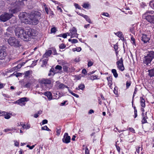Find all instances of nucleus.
Segmentation results:
<instances>
[{"mask_svg":"<svg viewBox=\"0 0 154 154\" xmlns=\"http://www.w3.org/2000/svg\"><path fill=\"white\" fill-rule=\"evenodd\" d=\"M7 0L9 1L8 3L14 8L10 10L11 14H9L5 12L0 16V20L4 22L7 21L11 18L13 16L12 14L16 13L19 11L21 7L24 5L25 3L24 2H26V0H22L20 2L17 0Z\"/></svg>","mask_w":154,"mask_h":154,"instance_id":"1","label":"nucleus"},{"mask_svg":"<svg viewBox=\"0 0 154 154\" xmlns=\"http://www.w3.org/2000/svg\"><path fill=\"white\" fill-rule=\"evenodd\" d=\"M15 35L23 40L28 41H30L32 36H35L37 35L36 30L33 29L25 30L21 28L17 27L15 29Z\"/></svg>","mask_w":154,"mask_h":154,"instance_id":"2","label":"nucleus"},{"mask_svg":"<svg viewBox=\"0 0 154 154\" xmlns=\"http://www.w3.org/2000/svg\"><path fill=\"white\" fill-rule=\"evenodd\" d=\"M41 13L38 11H33L29 17L32 24L36 25L38 23L39 20L41 18Z\"/></svg>","mask_w":154,"mask_h":154,"instance_id":"3","label":"nucleus"},{"mask_svg":"<svg viewBox=\"0 0 154 154\" xmlns=\"http://www.w3.org/2000/svg\"><path fill=\"white\" fill-rule=\"evenodd\" d=\"M154 59V51H148L146 55H145L143 60V62L146 66L150 65L152 60Z\"/></svg>","mask_w":154,"mask_h":154,"instance_id":"4","label":"nucleus"},{"mask_svg":"<svg viewBox=\"0 0 154 154\" xmlns=\"http://www.w3.org/2000/svg\"><path fill=\"white\" fill-rule=\"evenodd\" d=\"M8 44L11 46L18 47L20 46V42L14 37H10L8 40Z\"/></svg>","mask_w":154,"mask_h":154,"instance_id":"5","label":"nucleus"},{"mask_svg":"<svg viewBox=\"0 0 154 154\" xmlns=\"http://www.w3.org/2000/svg\"><path fill=\"white\" fill-rule=\"evenodd\" d=\"M7 55L6 48L4 46H0V59H5Z\"/></svg>","mask_w":154,"mask_h":154,"instance_id":"6","label":"nucleus"},{"mask_svg":"<svg viewBox=\"0 0 154 154\" xmlns=\"http://www.w3.org/2000/svg\"><path fill=\"white\" fill-rule=\"evenodd\" d=\"M117 68L121 71H123L124 70L125 68L123 65V60L122 57L116 63Z\"/></svg>","mask_w":154,"mask_h":154,"instance_id":"7","label":"nucleus"},{"mask_svg":"<svg viewBox=\"0 0 154 154\" xmlns=\"http://www.w3.org/2000/svg\"><path fill=\"white\" fill-rule=\"evenodd\" d=\"M144 15L147 21L151 23L154 24V15L146 14Z\"/></svg>","mask_w":154,"mask_h":154,"instance_id":"8","label":"nucleus"},{"mask_svg":"<svg viewBox=\"0 0 154 154\" xmlns=\"http://www.w3.org/2000/svg\"><path fill=\"white\" fill-rule=\"evenodd\" d=\"M70 137L68 136L67 133H65L64 135L63 138L62 139L63 142L66 143H68L70 142Z\"/></svg>","mask_w":154,"mask_h":154,"instance_id":"9","label":"nucleus"},{"mask_svg":"<svg viewBox=\"0 0 154 154\" xmlns=\"http://www.w3.org/2000/svg\"><path fill=\"white\" fill-rule=\"evenodd\" d=\"M69 31H70V33L69 34V36H70L71 38L76 37L77 35V30L75 27H73L72 29L69 30Z\"/></svg>","mask_w":154,"mask_h":154,"instance_id":"10","label":"nucleus"},{"mask_svg":"<svg viewBox=\"0 0 154 154\" xmlns=\"http://www.w3.org/2000/svg\"><path fill=\"white\" fill-rule=\"evenodd\" d=\"M141 40L144 43H146L149 42L150 39L149 37V35L146 34H143L141 37Z\"/></svg>","mask_w":154,"mask_h":154,"instance_id":"11","label":"nucleus"},{"mask_svg":"<svg viewBox=\"0 0 154 154\" xmlns=\"http://www.w3.org/2000/svg\"><path fill=\"white\" fill-rule=\"evenodd\" d=\"M27 98L26 97H23L18 100H17L18 101H19L18 104L22 106L23 105H25V102L27 101Z\"/></svg>","mask_w":154,"mask_h":154,"instance_id":"12","label":"nucleus"},{"mask_svg":"<svg viewBox=\"0 0 154 154\" xmlns=\"http://www.w3.org/2000/svg\"><path fill=\"white\" fill-rule=\"evenodd\" d=\"M51 82V80L48 79H43L41 82V83L42 84H44L45 86H47V85L50 84Z\"/></svg>","mask_w":154,"mask_h":154,"instance_id":"13","label":"nucleus"},{"mask_svg":"<svg viewBox=\"0 0 154 154\" xmlns=\"http://www.w3.org/2000/svg\"><path fill=\"white\" fill-rule=\"evenodd\" d=\"M44 94L47 97L49 100L52 99V94L50 91H47L44 92Z\"/></svg>","mask_w":154,"mask_h":154,"instance_id":"14","label":"nucleus"},{"mask_svg":"<svg viewBox=\"0 0 154 154\" xmlns=\"http://www.w3.org/2000/svg\"><path fill=\"white\" fill-rule=\"evenodd\" d=\"M142 119L141 121L142 124H144L147 123L146 119L147 118V117L146 116V114L145 115L144 114L143 112H142Z\"/></svg>","mask_w":154,"mask_h":154,"instance_id":"15","label":"nucleus"},{"mask_svg":"<svg viewBox=\"0 0 154 154\" xmlns=\"http://www.w3.org/2000/svg\"><path fill=\"white\" fill-rule=\"evenodd\" d=\"M148 75L150 77H154V67L148 70Z\"/></svg>","mask_w":154,"mask_h":154,"instance_id":"16","label":"nucleus"},{"mask_svg":"<svg viewBox=\"0 0 154 154\" xmlns=\"http://www.w3.org/2000/svg\"><path fill=\"white\" fill-rule=\"evenodd\" d=\"M51 53L52 51L51 50H48L43 55V57H44L47 58L51 55Z\"/></svg>","mask_w":154,"mask_h":154,"instance_id":"17","label":"nucleus"},{"mask_svg":"<svg viewBox=\"0 0 154 154\" xmlns=\"http://www.w3.org/2000/svg\"><path fill=\"white\" fill-rule=\"evenodd\" d=\"M56 73L54 68H52L50 70L49 73L48 74L49 76H53Z\"/></svg>","mask_w":154,"mask_h":154,"instance_id":"18","label":"nucleus"},{"mask_svg":"<svg viewBox=\"0 0 154 154\" xmlns=\"http://www.w3.org/2000/svg\"><path fill=\"white\" fill-rule=\"evenodd\" d=\"M140 102L141 106L143 108H144L145 107V100L142 97H140Z\"/></svg>","mask_w":154,"mask_h":154,"instance_id":"19","label":"nucleus"},{"mask_svg":"<svg viewBox=\"0 0 154 154\" xmlns=\"http://www.w3.org/2000/svg\"><path fill=\"white\" fill-rule=\"evenodd\" d=\"M107 79L108 81V85H112V76H110L109 77H107Z\"/></svg>","mask_w":154,"mask_h":154,"instance_id":"20","label":"nucleus"},{"mask_svg":"<svg viewBox=\"0 0 154 154\" xmlns=\"http://www.w3.org/2000/svg\"><path fill=\"white\" fill-rule=\"evenodd\" d=\"M112 72L115 78H117L118 77V74L116 69H113L112 70Z\"/></svg>","mask_w":154,"mask_h":154,"instance_id":"21","label":"nucleus"},{"mask_svg":"<svg viewBox=\"0 0 154 154\" xmlns=\"http://www.w3.org/2000/svg\"><path fill=\"white\" fill-rule=\"evenodd\" d=\"M58 87L59 89H62L64 88H66L69 89V87L68 86H66L63 83L60 84L58 86Z\"/></svg>","mask_w":154,"mask_h":154,"instance_id":"22","label":"nucleus"},{"mask_svg":"<svg viewBox=\"0 0 154 154\" xmlns=\"http://www.w3.org/2000/svg\"><path fill=\"white\" fill-rule=\"evenodd\" d=\"M69 92L72 95L74 96L75 97L77 98H78L79 97V96L78 95L75 94L74 93H73L71 90H70L69 89H68Z\"/></svg>","mask_w":154,"mask_h":154,"instance_id":"23","label":"nucleus"},{"mask_svg":"<svg viewBox=\"0 0 154 154\" xmlns=\"http://www.w3.org/2000/svg\"><path fill=\"white\" fill-rule=\"evenodd\" d=\"M61 127L60 126H59L57 128V135L59 136L61 132Z\"/></svg>","mask_w":154,"mask_h":154,"instance_id":"24","label":"nucleus"},{"mask_svg":"<svg viewBox=\"0 0 154 154\" xmlns=\"http://www.w3.org/2000/svg\"><path fill=\"white\" fill-rule=\"evenodd\" d=\"M115 34L120 38H124L122 37V32H118L116 33H115Z\"/></svg>","mask_w":154,"mask_h":154,"instance_id":"25","label":"nucleus"},{"mask_svg":"<svg viewBox=\"0 0 154 154\" xmlns=\"http://www.w3.org/2000/svg\"><path fill=\"white\" fill-rule=\"evenodd\" d=\"M97 76L96 75H92L91 76L90 78V80H93L96 79H98V78H97Z\"/></svg>","mask_w":154,"mask_h":154,"instance_id":"26","label":"nucleus"},{"mask_svg":"<svg viewBox=\"0 0 154 154\" xmlns=\"http://www.w3.org/2000/svg\"><path fill=\"white\" fill-rule=\"evenodd\" d=\"M21 125L23 128L28 129L30 128V126L29 125H26L25 124H21Z\"/></svg>","mask_w":154,"mask_h":154,"instance_id":"27","label":"nucleus"},{"mask_svg":"<svg viewBox=\"0 0 154 154\" xmlns=\"http://www.w3.org/2000/svg\"><path fill=\"white\" fill-rule=\"evenodd\" d=\"M27 14V13L26 12L23 13H21L20 14V17H21L23 18H24L26 17Z\"/></svg>","mask_w":154,"mask_h":154,"instance_id":"28","label":"nucleus"},{"mask_svg":"<svg viewBox=\"0 0 154 154\" xmlns=\"http://www.w3.org/2000/svg\"><path fill=\"white\" fill-rule=\"evenodd\" d=\"M81 48L79 47L76 48H73L72 49V51H76L78 52H79L81 50Z\"/></svg>","mask_w":154,"mask_h":154,"instance_id":"29","label":"nucleus"},{"mask_svg":"<svg viewBox=\"0 0 154 154\" xmlns=\"http://www.w3.org/2000/svg\"><path fill=\"white\" fill-rule=\"evenodd\" d=\"M79 86L80 89L82 90H84L85 88V86L84 84H81Z\"/></svg>","mask_w":154,"mask_h":154,"instance_id":"30","label":"nucleus"},{"mask_svg":"<svg viewBox=\"0 0 154 154\" xmlns=\"http://www.w3.org/2000/svg\"><path fill=\"white\" fill-rule=\"evenodd\" d=\"M84 18L89 23H91V20L88 16L86 15V17H85Z\"/></svg>","mask_w":154,"mask_h":154,"instance_id":"31","label":"nucleus"},{"mask_svg":"<svg viewBox=\"0 0 154 154\" xmlns=\"http://www.w3.org/2000/svg\"><path fill=\"white\" fill-rule=\"evenodd\" d=\"M55 69H58L59 70H60L62 69V67L60 65H57L56 66Z\"/></svg>","mask_w":154,"mask_h":154,"instance_id":"32","label":"nucleus"},{"mask_svg":"<svg viewBox=\"0 0 154 154\" xmlns=\"http://www.w3.org/2000/svg\"><path fill=\"white\" fill-rule=\"evenodd\" d=\"M154 11H147L143 15V17H145V15H144L146 14H147L149 13V14H153Z\"/></svg>","mask_w":154,"mask_h":154,"instance_id":"33","label":"nucleus"},{"mask_svg":"<svg viewBox=\"0 0 154 154\" xmlns=\"http://www.w3.org/2000/svg\"><path fill=\"white\" fill-rule=\"evenodd\" d=\"M66 47V46L63 44H61L59 46L60 49H63Z\"/></svg>","mask_w":154,"mask_h":154,"instance_id":"34","label":"nucleus"},{"mask_svg":"<svg viewBox=\"0 0 154 154\" xmlns=\"http://www.w3.org/2000/svg\"><path fill=\"white\" fill-rule=\"evenodd\" d=\"M114 48L115 49V51H118V45L117 43H116V44L114 45Z\"/></svg>","mask_w":154,"mask_h":154,"instance_id":"35","label":"nucleus"},{"mask_svg":"<svg viewBox=\"0 0 154 154\" xmlns=\"http://www.w3.org/2000/svg\"><path fill=\"white\" fill-rule=\"evenodd\" d=\"M63 69L64 72H67L68 71V67L66 66H63Z\"/></svg>","mask_w":154,"mask_h":154,"instance_id":"36","label":"nucleus"},{"mask_svg":"<svg viewBox=\"0 0 154 154\" xmlns=\"http://www.w3.org/2000/svg\"><path fill=\"white\" fill-rule=\"evenodd\" d=\"M56 29L55 27H53L51 29V33H54L56 32Z\"/></svg>","mask_w":154,"mask_h":154,"instance_id":"37","label":"nucleus"},{"mask_svg":"<svg viewBox=\"0 0 154 154\" xmlns=\"http://www.w3.org/2000/svg\"><path fill=\"white\" fill-rule=\"evenodd\" d=\"M89 5L88 4L85 3L83 4V7L85 8H87L88 7Z\"/></svg>","mask_w":154,"mask_h":154,"instance_id":"38","label":"nucleus"},{"mask_svg":"<svg viewBox=\"0 0 154 154\" xmlns=\"http://www.w3.org/2000/svg\"><path fill=\"white\" fill-rule=\"evenodd\" d=\"M30 71L29 70L27 71H26L25 72L24 74L25 75V76H28L30 74Z\"/></svg>","mask_w":154,"mask_h":154,"instance_id":"39","label":"nucleus"},{"mask_svg":"<svg viewBox=\"0 0 154 154\" xmlns=\"http://www.w3.org/2000/svg\"><path fill=\"white\" fill-rule=\"evenodd\" d=\"M74 6L75 8H78L79 9H81V7L78 4L75 3Z\"/></svg>","mask_w":154,"mask_h":154,"instance_id":"40","label":"nucleus"},{"mask_svg":"<svg viewBox=\"0 0 154 154\" xmlns=\"http://www.w3.org/2000/svg\"><path fill=\"white\" fill-rule=\"evenodd\" d=\"M93 63L91 61H89L88 62V67H90L92 66L93 64Z\"/></svg>","mask_w":154,"mask_h":154,"instance_id":"41","label":"nucleus"},{"mask_svg":"<svg viewBox=\"0 0 154 154\" xmlns=\"http://www.w3.org/2000/svg\"><path fill=\"white\" fill-rule=\"evenodd\" d=\"M78 42V41L76 39H73L72 40L71 42L72 44H74L77 43Z\"/></svg>","mask_w":154,"mask_h":154,"instance_id":"42","label":"nucleus"},{"mask_svg":"<svg viewBox=\"0 0 154 154\" xmlns=\"http://www.w3.org/2000/svg\"><path fill=\"white\" fill-rule=\"evenodd\" d=\"M6 113H7L6 112H0V116H5L6 115Z\"/></svg>","mask_w":154,"mask_h":154,"instance_id":"43","label":"nucleus"},{"mask_svg":"<svg viewBox=\"0 0 154 154\" xmlns=\"http://www.w3.org/2000/svg\"><path fill=\"white\" fill-rule=\"evenodd\" d=\"M42 125H44L47 124L48 123V120L46 119H44L42 121Z\"/></svg>","mask_w":154,"mask_h":154,"instance_id":"44","label":"nucleus"},{"mask_svg":"<svg viewBox=\"0 0 154 154\" xmlns=\"http://www.w3.org/2000/svg\"><path fill=\"white\" fill-rule=\"evenodd\" d=\"M131 84V83L130 82H128L127 81L126 84L127 88H128L130 86Z\"/></svg>","mask_w":154,"mask_h":154,"instance_id":"45","label":"nucleus"},{"mask_svg":"<svg viewBox=\"0 0 154 154\" xmlns=\"http://www.w3.org/2000/svg\"><path fill=\"white\" fill-rule=\"evenodd\" d=\"M26 147L29 148L30 149H33L35 145H33L31 146H30L29 145H28L26 146Z\"/></svg>","mask_w":154,"mask_h":154,"instance_id":"46","label":"nucleus"},{"mask_svg":"<svg viewBox=\"0 0 154 154\" xmlns=\"http://www.w3.org/2000/svg\"><path fill=\"white\" fill-rule=\"evenodd\" d=\"M10 117V116L7 113H6V115L4 117L5 118L7 119H9Z\"/></svg>","mask_w":154,"mask_h":154,"instance_id":"47","label":"nucleus"},{"mask_svg":"<svg viewBox=\"0 0 154 154\" xmlns=\"http://www.w3.org/2000/svg\"><path fill=\"white\" fill-rule=\"evenodd\" d=\"M31 85V84L30 83H28L24 85V87L26 88H29Z\"/></svg>","mask_w":154,"mask_h":154,"instance_id":"48","label":"nucleus"},{"mask_svg":"<svg viewBox=\"0 0 154 154\" xmlns=\"http://www.w3.org/2000/svg\"><path fill=\"white\" fill-rule=\"evenodd\" d=\"M102 15L103 16L107 17H109V15L107 13H105L104 12L102 14Z\"/></svg>","mask_w":154,"mask_h":154,"instance_id":"49","label":"nucleus"},{"mask_svg":"<svg viewBox=\"0 0 154 154\" xmlns=\"http://www.w3.org/2000/svg\"><path fill=\"white\" fill-rule=\"evenodd\" d=\"M89 152L88 148L87 147H86L85 150V154H89Z\"/></svg>","mask_w":154,"mask_h":154,"instance_id":"50","label":"nucleus"},{"mask_svg":"<svg viewBox=\"0 0 154 154\" xmlns=\"http://www.w3.org/2000/svg\"><path fill=\"white\" fill-rule=\"evenodd\" d=\"M137 88H135V89H134V94H133V100H134V97L135 96V94H136V93L137 92Z\"/></svg>","mask_w":154,"mask_h":154,"instance_id":"51","label":"nucleus"},{"mask_svg":"<svg viewBox=\"0 0 154 154\" xmlns=\"http://www.w3.org/2000/svg\"><path fill=\"white\" fill-rule=\"evenodd\" d=\"M131 41H132V43L134 45H135V39L133 37H131Z\"/></svg>","mask_w":154,"mask_h":154,"instance_id":"52","label":"nucleus"},{"mask_svg":"<svg viewBox=\"0 0 154 154\" xmlns=\"http://www.w3.org/2000/svg\"><path fill=\"white\" fill-rule=\"evenodd\" d=\"M134 118H136L137 116V109H135V110H134Z\"/></svg>","mask_w":154,"mask_h":154,"instance_id":"53","label":"nucleus"},{"mask_svg":"<svg viewBox=\"0 0 154 154\" xmlns=\"http://www.w3.org/2000/svg\"><path fill=\"white\" fill-rule=\"evenodd\" d=\"M47 128H48V127L46 125L44 126V127H42V130H46Z\"/></svg>","mask_w":154,"mask_h":154,"instance_id":"54","label":"nucleus"},{"mask_svg":"<svg viewBox=\"0 0 154 154\" xmlns=\"http://www.w3.org/2000/svg\"><path fill=\"white\" fill-rule=\"evenodd\" d=\"M5 85V84L1 83L0 82V89L3 88L4 87V86Z\"/></svg>","mask_w":154,"mask_h":154,"instance_id":"55","label":"nucleus"},{"mask_svg":"<svg viewBox=\"0 0 154 154\" xmlns=\"http://www.w3.org/2000/svg\"><path fill=\"white\" fill-rule=\"evenodd\" d=\"M82 73L84 74H85L87 73L86 70L85 69H83L82 71Z\"/></svg>","mask_w":154,"mask_h":154,"instance_id":"56","label":"nucleus"},{"mask_svg":"<svg viewBox=\"0 0 154 154\" xmlns=\"http://www.w3.org/2000/svg\"><path fill=\"white\" fill-rule=\"evenodd\" d=\"M67 36V34L66 33H65L62 35V37L64 38H66Z\"/></svg>","mask_w":154,"mask_h":154,"instance_id":"57","label":"nucleus"},{"mask_svg":"<svg viewBox=\"0 0 154 154\" xmlns=\"http://www.w3.org/2000/svg\"><path fill=\"white\" fill-rule=\"evenodd\" d=\"M48 60L47 59L44 60L42 61V63L46 64L47 63Z\"/></svg>","mask_w":154,"mask_h":154,"instance_id":"58","label":"nucleus"},{"mask_svg":"<svg viewBox=\"0 0 154 154\" xmlns=\"http://www.w3.org/2000/svg\"><path fill=\"white\" fill-rule=\"evenodd\" d=\"M116 149L117 151H118V152H120V147L119 146H118L117 145H116Z\"/></svg>","mask_w":154,"mask_h":154,"instance_id":"59","label":"nucleus"},{"mask_svg":"<svg viewBox=\"0 0 154 154\" xmlns=\"http://www.w3.org/2000/svg\"><path fill=\"white\" fill-rule=\"evenodd\" d=\"M21 64H19L17 66L15 67V68H16V69H18L19 68H20L21 67Z\"/></svg>","mask_w":154,"mask_h":154,"instance_id":"60","label":"nucleus"},{"mask_svg":"<svg viewBox=\"0 0 154 154\" xmlns=\"http://www.w3.org/2000/svg\"><path fill=\"white\" fill-rule=\"evenodd\" d=\"M129 130L131 132H132L133 133L135 132H134V129L132 128H129Z\"/></svg>","mask_w":154,"mask_h":154,"instance_id":"61","label":"nucleus"},{"mask_svg":"<svg viewBox=\"0 0 154 154\" xmlns=\"http://www.w3.org/2000/svg\"><path fill=\"white\" fill-rule=\"evenodd\" d=\"M94 112V111L93 109H90V110L88 112V113L89 114H91L92 113H93Z\"/></svg>","mask_w":154,"mask_h":154,"instance_id":"62","label":"nucleus"},{"mask_svg":"<svg viewBox=\"0 0 154 154\" xmlns=\"http://www.w3.org/2000/svg\"><path fill=\"white\" fill-rule=\"evenodd\" d=\"M11 29H12L11 28V27H9L7 29V30L8 32H11V31H12Z\"/></svg>","mask_w":154,"mask_h":154,"instance_id":"63","label":"nucleus"},{"mask_svg":"<svg viewBox=\"0 0 154 154\" xmlns=\"http://www.w3.org/2000/svg\"><path fill=\"white\" fill-rule=\"evenodd\" d=\"M84 129L83 128H80V129L79 130V134H80L83 131Z\"/></svg>","mask_w":154,"mask_h":154,"instance_id":"64","label":"nucleus"}]
</instances>
